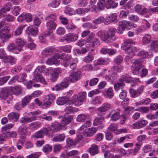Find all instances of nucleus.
Listing matches in <instances>:
<instances>
[{"instance_id": "obj_1", "label": "nucleus", "mask_w": 158, "mask_h": 158, "mask_svg": "<svg viewBox=\"0 0 158 158\" xmlns=\"http://www.w3.org/2000/svg\"><path fill=\"white\" fill-rule=\"evenodd\" d=\"M45 71H49V69H45V67L44 66H38L34 71V77L35 78L38 79L40 82L46 85L47 84V82L44 78L40 74V73L45 72Z\"/></svg>"}, {"instance_id": "obj_2", "label": "nucleus", "mask_w": 158, "mask_h": 158, "mask_svg": "<svg viewBox=\"0 0 158 158\" xmlns=\"http://www.w3.org/2000/svg\"><path fill=\"white\" fill-rule=\"evenodd\" d=\"M56 19V16L54 15H50L45 18L46 20H49L46 23V27L48 29L53 30L56 27V24L54 21Z\"/></svg>"}, {"instance_id": "obj_3", "label": "nucleus", "mask_w": 158, "mask_h": 158, "mask_svg": "<svg viewBox=\"0 0 158 158\" xmlns=\"http://www.w3.org/2000/svg\"><path fill=\"white\" fill-rule=\"evenodd\" d=\"M10 28L8 26H5L0 30V39L3 41L8 40L11 36L9 33Z\"/></svg>"}, {"instance_id": "obj_4", "label": "nucleus", "mask_w": 158, "mask_h": 158, "mask_svg": "<svg viewBox=\"0 0 158 158\" xmlns=\"http://www.w3.org/2000/svg\"><path fill=\"white\" fill-rule=\"evenodd\" d=\"M116 29L112 27L109 29L106 33V37L107 43H111L114 41L116 39L115 34Z\"/></svg>"}, {"instance_id": "obj_5", "label": "nucleus", "mask_w": 158, "mask_h": 158, "mask_svg": "<svg viewBox=\"0 0 158 158\" xmlns=\"http://www.w3.org/2000/svg\"><path fill=\"white\" fill-rule=\"evenodd\" d=\"M11 94L10 87L2 89L0 90V99H6L9 98H12V96L10 95Z\"/></svg>"}, {"instance_id": "obj_6", "label": "nucleus", "mask_w": 158, "mask_h": 158, "mask_svg": "<svg viewBox=\"0 0 158 158\" xmlns=\"http://www.w3.org/2000/svg\"><path fill=\"white\" fill-rule=\"evenodd\" d=\"M49 130L44 128L37 131L34 133V135L31 136V139L34 138L36 139L42 138L44 135H47L48 134Z\"/></svg>"}, {"instance_id": "obj_7", "label": "nucleus", "mask_w": 158, "mask_h": 158, "mask_svg": "<svg viewBox=\"0 0 158 158\" xmlns=\"http://www.w3.org/2000/svg\"><path fill=\"white\" fill-rule=\"evenodd\" d=\"M139 80V78L131 77L130 76L127 74L122 75L119 79V81L121 82H123V81H125L128 83H133L134 84H135Z\"/></svg>"}, {"instance_id": "obj_8", "label": "nucleus", "mask_w": 158, "mask_h": 158, "mask_svg": "<svg viewBox=\"0 0 158 158\" xmlns=\"http://www.w3.org/2000/svg\"><path fill=\"white\" fill-rule=\"evenodd\" d=\"M78 38V36L77 34L69 33L66 34L64 36L63 40L68 43H70L76 41Z\"/></svg>"}, {"instance_id": "obj_9", "label": "nucleus", "mask_w": 158, "mask_h": 158, "mask_svg": "<svg viewBox=\"0 0 158 158\" xmlns=\"http://www.w3.org/2000/svg\"><path fill=\"white\" fill-rule=\"evenodd\" d=\"M56 99V96L53 94H50L45 96L44 99L45 102L44 105L47 108Z\"/></svg>"}, {"instance_id": "obj_10", "label": "nucleus", "mask_w": 158, "mask_h": 158, "mask_svg": "<svg viewBox=\"0 0 158 158\" xmlns=\"http://www.w3.org/2000/svg\"><path fill=\"white\" fill-rule=\"evenodd\" d=\"M130 23L125 20L120 21L118 23V27L117 28L118 33L121 34L125 30L127 26L130 25Z\"/></svg>"}, {"instance_id": "obj_11", "label": "nucleus", "mask_w": 158, "mask_h": 158, "mask_svg": "<svg viewBox=\"0 0 158 158\" xmlns=\"http://www.w3.org/2000/svg\"><path fill=\"white\" fill-rule=\"evenodd\" d=\"M135 11L141 15H145L146 13L149 12L148 9L144 7L141 5H137L134 6Z\"/></svg>"}, {"instance_id": "obj_12", "label": "nucleus", "mask_w": 158, "mask_h": 158, "mask_svg": "<svg viewBox=\"0 0 158 158\" xmlns=\"http://www.w3.org/2000/svg\"><path fill=\"white\" fill-rule=\"evenodd\" d=\"M57 52V51L53 47H48L44 49L42 52V54L44 56H47L55 54Z\"/></svg>"}, {"instance_id": "obj_13", "label": "nucleus", "mask_w": 158, "mask_h": 158, "mask_svg": "<svg viewBox=\"0 0 158 158\" xmlns=\"http://www.w3.org/2000/svg\"><path fill=\"white\" fill-rule=\"evenodd\" d=\"M109 62V59L101 58L94 61V65L98 69L99 65H106L108 64Z\"/></svg>"}, {"instance_id": "obj_14", "label": "nucleus", "mask_w": 158, "mask_h": 158, "mask_svg": "<svg viewBox=\"0 0 158 158\" xmlns=\"http://www.w3.org/2000/svg\"><path fill=\"white\" fill-rule=\"evenodd\" d=\"M143 62V60L142 59H138L132 60L131 62L133 64L135 69L138 73L141 67H143L142 64Z\"/></svg>"}, {"instance_id": "obj_15", "label": "nucleus", "mask_w": 158, "mask_h": 158, "mask_svg": "<svg viewBox=\"0 0 158 158\" xmlns=\"http://www.w3.org/2000/svg\"><path fill=\"white\" fill-rule=\"evenodd\" d=\"M81 72L80 71L73 72L69 75L70 81L73 82H75L81 78Z\"/></svg>"}, {"instance_id": "obj_16", "label": "nucleus", "mask_w": 158, "mask_h": 158, "mask_svg": "<svg viewBox=\"0 0 158 158\" xmlns=\"http://www.w3.org/2000/svg\"><path fill=\"white\" fill-rule=\"evenodd\" d=\"M38 32V28L34 26H29L27 28L26 33L29 35L35 36Z\"/></svg>"}, {"instance_id": "obj_17", "label": "nucleus", "mask_w": 158, "mask_h": 158, "mask_svg": "<svg viewBox=\"0 0 158 158\" xmlns=\"http://www.w3.org/2000/svg\"><path fill=\"white\" fill-rule=\"evenodd\" d=\"M61 73V69L59 68L55 69L50 76V80L52 82H54L57 80L58 75Z\"/></svg>"}, {"instance_id": "obj_18", "label": "nucleus", "mask_w": 158, "mask_h": 158, "mask_svg": "<svg viewBox=\"0 0 158 158\" xmlns=\"http://www.w3.org/2000/svg\"><path fill=\"white\" fill-rule=\"evenodd\" d=\"M104 119V118L103 117L97 118L94 120L93 125L94 126L100 125L98 127L99 129H102L104 126V124L102 123Z\"/></svg>"}, {"instance_id": "obj_19", "label": "nucleus", "mask_w": 158, "mask_h": 158, "mask_svg": "<svg viewBox=\"0 0 158 158\" xmlns=\"http://www.w3.org/2000/svg\"><path fill=\"white\" fill-rule=\"evenodd\" d=\"M92 156L98 154L99 152L98 146L95 144H93L89 149L88 151Z\"/></svg>"}, {"instance_id": "obj_20", "label": "nucleus", "mask_w": 158, "mask_h": 158, "mask_svg": "<svg viewBox=\"0 0 158 158\" xmlns=\"http://www.w3.org/2000/svg\"><path fill=\"white\" fill-rule=\"evenodd\" d=\"M72 116H65L62 117L61 123L63 126H65L66 125L69 124L73 120Z\"/></svg>"}, {"instance_id": "obj_21", "label": "nucleus", "mask_w": 158, "mask_h": 158, "mask_svg": "<svg viewBox=\"0 0 158 158\" xmlns=\"http://www.w3.org/2000/svg\"><path fill=\"white\" fill-rule=\"evenodd\" d=\"M97 131V129L95 128H89L85 130V131L84 132V135L85 136H91L94 135Z\"/></svg>"}, {"instance_id": "obj_22", "label": "nucleus", "mask_w": 158, "mask_h": 158, "mask_svg": "<svg viewBox=\"0 0 158 158\" xmlns=\"http://www.w3.org/2000/svg\"><path fill=\"white\" fill-rule=\"evenodd\" d=\"M17 131L20 135H26L28 132L27 127L25 125L22 124L18 127Z\"/></svg>"}, {"instance_id": "obj_23", "label": "nucleus", "mask_w": 158, "mask_h": 158, "mask_svg": "<svg viewBox=\"0 0 158 158\" xmlns=\"http://www.w3.org/2000/svg\"><path fill=\"white\" fill-rule=\"evenodd\" d=\"M148 123V121L143 119L140 120L134 124V127L137 129L141 128L145 126Z\"/></svg>"}, {"instance_id": "obj_24", "label": "nucleus", "mask_w": 158, "mask_h": 158, "mask_svg": "<svg viewBox=\"0 0 158 158\" xmlns=\"http://www.w3.org/2000/svg\"><path fill=\"white\" fill-rule=\"evenodd\" d=\"M26 43V41L23 39L18 38L15 40V43L18 46V50L20 51L21 50L22 47Z\"/></svg>"}, {"instance_id": "obj_25", "label": "nucleus", "mask_w": 158, "mask_h": 158, "mask_svg": "<svg viewBox=\"0 0 158 158\" xmlns=\"http://www.w3.org/2000/svg\"><path fill=\"white\" fill-rule=\"evenodd\" d=\"M36 118L35 116L28 117L27 116H24L21 118L20 122L21 123L26 124L35 120L36 119Z\"/></svg>"}, {"instance_id": "obj_26", "label": "nucleus", "mask_w": 158, "mask_h": 158, "mask_svg": "<svg viewBox=\"0 0 158 158\" xmlns=\"http://www.w3.org/2000/svg\"><path fill=\"white\" fill-rule=\"evenodd\" d=\"M74 59L70 56L66 55L64 57V58L62 59L63 60V65L65 67H67L72 62H73V60Z\"/></svg>"}, {"instance_id": "obj_27", "label": "nucleus", "mask_w": 158, "mask_h": 158, "mask_svg": "<svg viewBox=\"0 0 158 158\" xmlns=\"http://www.w3.org/2000/svg\"><path fill=\"white\" fill-rule=\"evenodd\" d=\"M62 127L63 126H62V124H60L58 123H55L54 124H52L51 126V127H49L48 129L50 131L52 130L53 132L57 131L60 130Z\"/></svg>"}, {"instance_id": "obj_28", "label": "nucleus", "mask_w": 158, "mask_h": 158, "mask_svg": "<svg viewBox=\"0 0 158 158\" xmlns=\"http://www.w3.org/2000/svg\"><path fill=\"white\" fill-rule=\"evenodd\" d=\"M58 58L55 55L50 58H49L47 61L46 63L47 64L49 65H51L53 64H58L59 62L57 60Z\"/></svg>"}, {"instance_id": "obj_29", "label": "nucleus", "mask_w": 158, "mask_h": 158, "mask_svg": "<svg viewBox=\"0 0 158 158\" xmlns=\"http://www.w3.org/2000/svg\"><path fill=\"white\" fill-rule=\"evenodd\" d=\"M65 138V135L64 134H57L53 138V140L55 142H60L64 141Z\"/></svg>"}, {"instance_id": "obj_30", "label": "nucleus", "mask_w": 158, "mask_h": 158, "mask_svg": "<svg viewBox=\"0 0 158 158\" xmlns=\"http://www.w3.org/2000/svg\"><path fill=\"white\" fill-rule=\"evenodd\" d=\"M111 105L109 103L106 102L103 103L98 109V111L101 112H104L110 109Z\"/></svg>"}, {"instance_id": "obj_31", "label": "nucleus", "mask_w": 158, "mask_h": 158, "mask_svg": "<svg viewBox=\"0 0 158 158\" xmlns=\"http://www.w3.org/2000/svg\"><path fill=\"white\" fill-rule=\"evenodd\" d=\"M78 110L77 108L70 106L66 107L64 110V111L66 114L73 113L75 112H77Z\"/></svg>"}, {"instance_id": "obj_32", "label": "nucleus", "mask_w": 158, "mask_h": 158, "mask_svg": "<svg viewBox=\"0 0 158 158\" xmlns=\"http://www.w3.org/2000/svg\"><path fill=\"white\" fill-rule=\"evenodd\" d=\"M10 92H12L15 95H18L21 93V89L19 86H15L14 88L10 87Z\"/></svg>"}, {"instance_id": "obj_33", "label": "nucleus", "mask_w": 158, "mask_h": 158, "mask_svg": "<svg viewBox=\"0 0 158 158\" xmlns=\"http://www.w3.org/2000/svg\"><path fill=\"white\" fill-rule=\"evenodd\" d=\"M31 99V96H26L22 100V104L23 107H24L29 103Z\"/></svg>"}, {"instance_id": "obj_34", "label": "nucleus", "mask_w": 158, "mask_h": 158, "mask_svg": "<svg viewBox=\"0 0 158 158\" xmlns=\"http://www.w3.org/2000/svg\"><path fill=\"white\" fill-rule=\"evenodd\" d=\"M96 35L103 41L106 42V33L104 31H99L96 34Z\"/></svg>"}, {"instance_id": "obj_35", "label": "nucleus", "mask_w": 158, "mask_h": 158, "mask_svg": "<svg viewBox=\"0 0 158 158\" xmlns=\"http://www.w3.org/2000/svg\"><path fill=\"white\" fill-rule=\"evenodd\" d=\"M9 119H15L16 121H17L19 117V114L18 113L12 112L10 113L8 115Z\"/></svg>"}, {"instance_id": "obj_36", "label": "nucleus", "mask_w": 158, "mask_h": 158, "mask_svg": "<svg viewBox=\"0 0 158 158\" xmlns=\"http://www.w3.org/2000/svg\"><path fill=\"white\" fill-rule=\"evenodd\" d=\"M25 26L23 25L18 27L13 32V35L15 36H19L20 35L22 34L23 29Z\"/></svg>"}, {"instance_id": "obj_37", "label": "nucleus", "mask_w": 158, "mask_h": 158, "mask_svg": "<svg viewBox=\"0 0 158 158\" xmlns=\"http://www.w3.org/2000/svg\"><path fill=\"white\" fill-rule=\"evenodd\" d=\"M13 125L12 124H9L6 125L2 128V133L8 135V133L10 132V130L13 127Z\"/></svg>"}, {"instance_id": "obj_38", "label": "nucleus", "mask_w": 158, "mask_h": 158, "mask_svg": "<svg viewBox=\"0 0 158 158\" xmlns=\"http://www.w3.org/2000/svg\"><path fill=\"white\" fill-rule=\"evenodd\" d=\"M131 41L129 40H127L125 41L122 45L121 48L124 50H126L130 48L131 45Z\"/></svg>"}, {"instance_id": "obj_39", "label": "nucleus", "mask_w": 158, "mask_h": 158, "mask_svg": "<svg viewBox=\"0 0 158 158\" xmlns=\"http://www.w3.org/2000/svg\"><path fill=\"white\" fill-rule=\"evenodd\" d=\"M73 103L76 106H80L82 104L83 102L79 99L77 96H75L72 99Z\"/></svg>"}, {"instance_id": "obj_40", "label": "nucleus", "mask_w": 158, "mask_h": 158, "mask_svg": "<svg viewBox=\"0 0 158 158\" xmlns=\"http://www.w3.org/2000/svg\"><path fill=\"white\" fill-rule=\"evenodd\" d=\"M152 39L151 35L148 34H146L142 39V42L145 44H148L151 41Z\"/></svg>"}, {"instance_id": "obj_41", "label": "nucleus", "mask_w": 158, "mask_h": 158, "mask_svg": "<svg viewBox=\"0 0 158 158\" xmlns=\"http://www.w3.org/2000/svg\"><path fill=\"white\" fill-rule=\"evenodd\" d=\"M68 100L66 98L64 97H60L58 98L57 101L56 103L59 105H62L67 103Z\"/></svg>"}, {"instance_id": "obj_42", "label": "nucleus", "mask_w": 158, "mask_h": 158, "mask_svg": "<svg viewBox=\"0 0 158 158\" xmlns=\"http://www.w3.org/2000/svg\"><path fill=\"white\" fill-rule=\"evenodd\" d=\"M89 117V116L86 114H81L78 116L77 119L78 122H82Z\"/></svg>"}, {"instance_id": "obj_43", "label": "nucleus", "mask_w": 158, "mask_h": 158, "mask_svg": "<svg viewBox=\"0 0 158 158\" xmlns=\"http://www.w3.org/2000/svg\"><path fill=\"white\" fill-rule=\"evenodd\" d=\"M118 5L117 3L114 2L112 0L108 3H106V7L107 9L114 8L116 7Z\"/></svg>"}, {"instance_id": "obj_44", "label": "nucleus", "mask_w": 158, "mask_h": 158, "mask_svg": "<svg viewBox=\"0 0 158 158\" xmlns=\"http://www.w3.org/2000/svg\"><path fill=\"white\" fill-rule=\"evenodd\" d=\"M151 48L155 52H158V41H154L151 43Z\"/></svg>"}, {"instance_id": "obj_45", "label": "nucleus", "mask_w": 158, "mask_h": 158, "mask_svg": "<svg viewBox=\"0 0 158 158\" xmlns=\"http://www.w3.org/2000/svg\"><path fill=\"white\" fill-rule=\"evenodd\" d=\"M105 20V18L103 16H99L97 19L93 20L92 22L96 24H100L102 23Z\"/></svg>"}, {"instance_id": "obj_46", "label": "nucleus", "mask_w": 158, "mask_h": 158, "mask_svg": "<svg viewBox=\"0 0 158 158\" xmlns=\"http://www.w3.org/2000/svg\"><path fill=\"white\" fill-rule=\"evenodd\" d=\"M52 148V146L51 145L46 144L43 147V151L44 153L48 154L51 151Z\"/></svg>"}, {"instance_id": "obj_47", "label": "nucleus", "mask_w": 158, "mask_h": 158, "mask_svg": "<svg viewBox=\"0 0 158 158\" xmlns=\"http://www.w3.org/2000/svg\"><path fill=\"white\" fill-rule=\"evenodd\" d=\"M125 86L123 82H117L114 85V87L115 91H118L120 89H122Z\"/></svg>"}, {"instance_id": "obj_48", "label": "nucleus", "mask_w": 158, "mask_h": 158, "mask_svg": "<svg viewBox=\"0 0 158 158\" xmlns=\"http://www.w3.org/2000/svg\"><path fill=\"white\" fill-rule=\"evenodd\" d=\"M106 7V4L103 0H100L99 2L97 3V7L98 10H103L105 7Z\"/></svg>"}, {"instance_id": "obj_49", "label": "nucleus", "mask_w": 158, "mask_h": 158, "mask_svg": "<svg viewBox=\"0 0 158 158\" xmlns=\"http://www.w3.org/2000/svg\"><path fill=\"white\" fill-rule=\"evenodd\" d=\"M94 57L93 55L89 54L84 58L83 60L85 62L89 63L92 61L94 60Z\"/></svg>"}, {"instance_id": "obj_50", "label": "nucleus", "mask_w": 158, "mask_h": 158, "mask_svg": "<svg viewBox=\"0 0 158 158\" xmlns=\"http://www.w3.org/2000/svg\"><path fill=\"white\" fill-rule=\"evenodd\" d=\"M59 0H53L51 3L48 4V6L49 7L51 6L53 8H56L59 5Z\"/></svg>"}, {"instance_id": "obj_51", "label": "nucleus", "mask_w": 158, "mask_h": 158, "mask_svg": "<svg viewBox=\"0 0 158 158\" xmlns=\"http://www.w3.org/2000/svg\"><path fill=\"white\" fill-rule=\"evenodd\" d=\"M94 4L93 3L90 4V5H89L88 7L85 8V10H86V13L89 11L93 12L95 10L96 7Z\"/></svg>"}, {"instance_id": "obj_52", "label": "nucleus", "mask_w": 158, "mask_h": 158, "mask_svg": "<svg viewBox=\"0 0 158 158\" xmlns=\"http://www.w3.org/2000/svg\"><path fill=\"white\" fill-rule=\"evenodd\" d=\"M6 59V60L7 62L10 63L11 65H13L15 64L16 61V59L12 56H10Z\"/></svg>"}, {"instance_id": "obj_53", "label": "nucleus", "mask_w": 158, "mask_h": 158, "mask_svg": "<svg viewBox=\"0 0 158 158\" xmlns=\"http://www.w3.org/2000/svg\"><path fill=\"white\" fill-rule=\"evenodd\" d=\"M106 94L107 98H112L114 96L112 88L111 87H110L106 91Z\"/></svg>"}, {"instance_id": "obj_54", "label": "nucleus", "mask_w": 158, "mask_h": 158, "mask_svg": "<svg viewBox=\"0 0 158 158\" xmlns=\"http://www.w3.org/2000/svg\"><path fill=\"white\" fill-rule=\"evenodd\" d=\"M121 117L120 123L121 125H123L126 121L129 119V117L126 114H122L121 115Z\"/></svg>"}, {"instance_id": "obj_55", "label": "nucleus", "mask_w": 158, "mask_h": 158, "mask_svg": "<svg viewBox=\"0 0 158 158\" xmlns=\"http://www.w3.org/2000/svg\"><path fill=\"white\" fill-rule=\"evenodd\" d=\"M120 114L118 112L114 113L111 117V120L113 121L118 120L120 118Z\"/></svg>"}, {"instance_id": "obj_56", "label": "nucleus", "mask_w": 158, "mask_h": 158, "mask_svg": "<svg viewBox=\"0 0 158 158\" xmlns=\"http://www.w3.org/2000/svg\"><path fill=\"white\" fill-rule=\"evenodd\" d=\"M69 81L70 79L69 77H66L62 80L61 83L63 85L65 88H66L68 86Z\"/></svg>"}, {"instance_id": "obj_57", "label": "nucleus", "mask_w": 158, "mask_h": 158, "mask_svg": "<svg viewBox=\"0 0 158 158\" xmlns=\"http://www.w3.org/2000/svg\"><path fill=\"white\" fill-rule=\"evenodd\" d=\"M62 145L60 144H54L53 145V152L57 153L62 149Z\"/></svg>"}, {"instance_id": "obj_58", "label": "nucleus", "mask_w": 158, "mask_h": 158, "mask_svg": "<svg viewBox=\"0 0 158 158\" xmlns=\"http://www.w3.org/2000/svg\"><path fill=\"white\" fill-rule=\"evenodd\" d=\"M40 82V80H38V79L34 78L32 80L29 81L27 83V88L30 89L32 88V85L33 83L35 82Z\"/></svg>"}, {"instance_id": "obj_59", "label": "nucleus", "mask_w": 158, "mask_h": 158, "mask_svg": "<svg viewBox=\"0 0 158 158\" xmlns=\"http://www.w3.org/2000/svg\"><path fill=\"white\" fill-rule=\"evenodd\" d=\"M129 11L127 10H122L120 11L119 16L120 18H125L129 15Z\"/></svg>"}, {"instance_id": "obj_60", "label": "nucleus", "mask_w": 158, "mask_h": 158, "mask_svg": "<svg viewBox=\"0 0 158 158\" xmlns=\"http://www.w3.org/2000/svg\"><path fill=\"white\" fill-rule=\"evenodd\" d=\"M100 44V41L97 38H94L91 43V46L92 47H97Z\"/></svg>"}, {"instance_id": "obj_61", "label": "nucleus", "mask_w": 158, "mask_h": 158, "mask_svg": "<svg viewBox=\"0 0 158 158\" xmlns=\"http://www.w3.org/2000/svg\"><path fill=\"white\" fill-rule=\"evenodd\" d=\"M21 10V8L19 6H15L12 11L13 14L15 16H17L19 14V12Z\"/></svg>"}, {"instance_id": "obj_62", "label": "nucleus", "mask_w": 158, "mask_h": 158, "mask_svg": "<svg viewBox=\"0 0 158 158\" xmlns=\"http://www.w3.org/2000/svg\"><path fill=\"white\" fill-rule=\"evenodd\" d=\"M129 91L131 96L133 98H136L139 96L136 90L131 89H129Z\"/></svg>"}, {"instance_id": "obj_63", "label": "nucleus", "mask_w": 158, "mask_h": 158, "mask_svg": "<svg viewBox=\"0 0 158 158\" xmlns=\"http://www.w3.org/2000/svg\"><path fill=\"white\" fill-rule=\"evenodd\" d=\"M86 94L85 92H80L78 94L77 97H78L79 99H80L81 101L84 102L86 98Z\"/></svg>"}, {"instance_id": "obj_64", "label": "nucleus", "mask_w": 158, "mask_h": 158, "mask_svg": "<svg viewBox=\"0 0 158 158\" xmlns=\"http://www.w3.org/2000/svg\"><path fill=\"white\" fill-rule=\"evenodd\" d=\"M38 123L37 122L32 123L29 125V129L31 130H34L36 129L37 127Z\"/></svg>"}]
</instances>
